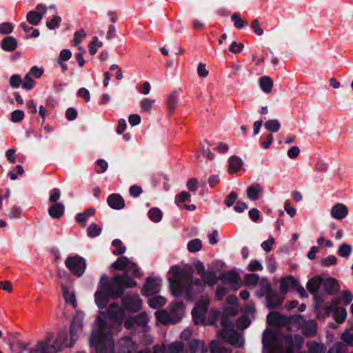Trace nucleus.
<instances>
[{"label":"nucleus","instance_id":"nucleus-10","mask_svg":"<svg viewBox=\"0 0 353 353\" xmlns=\"http://www.w3.org/2000/svg\"><path fill=\"white\" fill-rule=\"evenodd\" d=\"M323 286V279L320 276H316L310 279L307 283V289L314 295L315 297V311L317 317L321 316V307L324 299L318 294L321 287Z\"/></svg>","mask_w":353,"mask_h":353},{"label":"nucleus","instance_id":"nucleus-19","mask_svg":"<svg viewBox=\"0 0 353 353\" xmlns=\"http://www.w3.org/2000/svg\"><path fill=\"white\" fill-rule=\"evenodd\" d=\"M208 348L204 343L199 340H192L188 343V348L184 349L183 353H207Z\"/></svg>","mask_w":353,"mask_h":353},{"label":"nucleus","instance_id":"nucleus-15","mask_svg":"<svg viewBox=\"0 0 353 353\" xmlns=\"http://www.w3.org/2000/svg\"><path fill=\"white\" fill-rule=\"evenodd\" d=\"M46 12V6L43 4H38L36 11L31 10L26 15L27 21L32 26H37L41 21L43 16Z\"/></svg>","mask_w":353,"mask_h":353},{"label":"nucleus","instance_id":"nucleus-34","mask_svg":"<svg viewBox=\"0 0 353 353\" xmlns=\"http://www.w3.org/2000/svg\"><path fill=\"white\" fill-rule=\"evenodd\" d=\"M167 302L165 298L162 296H156L149 299L148 301V305L153 309H158L163 306Z\"/></svg>","mask_w":353,"mask_h":353},{"label":"nucleus","instance_id":"nucleus-36","mask_svg":"<svg viewBox=\"0 0 353 353\" xmlns=\"http://www.w3.org/2000/svg\"><path fill=\"white\" fill-rule=\"evenodd\" d=\"M308 353H325V346L322 343L310 342L307 344Z\"/></svg>","mask_w":353,"mask_h":353},{"label":"nucleus","instance_id":"nucleus-54","mask_svg":"<svg viewBox=\"0 0 353 353\" xmlns=\"http://www.w3.org/2000/svg\"><path fill=\"white\" fill-rule=\"evenodd\" d=\"M232 20L234 21V26L239 28L242 29L247 24L246 21L239 17L237 13H234L231 16Z\"/></svg>","mask_w":353,"mask_h":353},{"label":"nucleus","instance_id":"nucleus-21","mask_svg":"<svg viewBox=\"0 0 353 353\" xmlns=\"http://www.w3.org/2000/svg\"><path fill=\"white\" fill-rule=\"evenodd\" d=\"M161 351L162 353H183L184 352L183 343L175 341L168 344H163Z\"/></svg>","mask_w":353,"mask_h":353},{"label":"nucleus","instance_id":"nucleus-18","mask_svg":"<svg viewBox=\"0 0 353 353\" xmlns=\"http://www.w3.org/2000/svg\"><path fill=\"white\" fill-rule=\"evenodd\" d=\"M348 214L347 207L341 203L333 205L330 210L332 217L336 220H341L345 218Z\"/></svg>","mask_w":353,"mask_h":353},{"label":"nucleus","instance_id":"nucleus-25","mask_svg":"<svg viewBox=\"0 0 353 353\" xmlns=\"http://www.w3.org/2000/svg\"><path fill=\"white\" fill-rule=\"evenodd\" d=\"M65 206L61 203H53L48 208V214L55 219H60L64 214Z\"/></svg>","mask_w":353,"mask_h":353},{"label":"nucleus","instance_id":"nucleus-45","mask_svg":"<svg viewBox=\"0 0 353 353\" xmlns=\"http://www.w3.org/2000/svg\"><path fill=\"white\" fill-rule=\"evenodd\" d=\"M102 46L103 43L99 40L97 37H94L93 40L89 43V51L91 54L94 55Z\"/></svg>","mask_w":353,"mask_h":353},{"label":"nucleus","instance_id":"nucleus-31","mask_svg":"<svg viewBox=\"0 0 353 353\" xmlns=\"http://www.w3.org/2000/svg\"><path fill=\"white\" fill-rule=\"evenodd\" d=\"M17 46V40L13 37H6L2 40L1 47L5 51H14Z\"/></svg>","mask_w":353,"mask_h":353},{"label":"nucleus","instance_id":"nucleus-62","mask_svg":"<svg viewBox=\"0 0 353 353\" xmlns=\"http://www.w3.org/2000/svg\"><path fill=\"white\" fill-rule=\"evenodd\" d=\"M21 215V210L19 208H12L8 210L7 214L8 217L10 219H14L19 218Z\"/></svg>","mask_w":353,"mask_h":353},{"label":"nucleus","instance_id":"nucleus-17","mask_svg":"<svg viewBox=\"0 0 353 353\" xmlns=\"http://www.w3.org/2000/svg\"><path fill=\"white\" fill-rule=\"evenodd\" d=\"M305 319L301 315H296L287 317L285 327L291 331H296L300 328L302 329Z\"/></svg>","mask_w":353,"mask_h":353},{"label":"nucleus","instance_id":"nucleus-43","mask_svg":"<svg viewBox=\"0 0 353 353\" xmlns=\"http://www.w3.org/2000/svg\"><path fill=\"white\" fill-rule=\"evenodd\" d=\"M101 233V228L97 225L95 223L90 224L87 229L88 236L90 238L98 236Z\"/></svg>","mask_w":353,"mask_h":353},{"label":"nucleus","instance_id":"nucleus-22","mask_svg":"<svg viewBox=\"0 0 353 353\" xmlns=\"http://www.w3.org/2000/svg\"><path fill=\"white\" fill-rule=\"evenodd\" d=\"M108 205L114 210L123 209L125 206V201L122 196L118 194H110L107 199Z\"/></svg>","mask_w":353,"mask_h":353},{"label":"nucleus","instance_id":"nucleus-26","mask_svg":"<svg viewBox=\"0 0 353 353\" xmlns=\"http://www.w3.org/2000/svg\"><path fill=\"white\" fill-rule=\"evenodd\" d=\"M150 317L146 312H142L136 316V323L141 327L144 332H148L150 327L148 325Z\"/></svg>","mask_w":353,"mask_h":353},{"label":"nucleus","instance_id":"nucleus-53","mask_svg":"<svg viewBox=\"0 0 353 353\" xmlns=\"http://www.w3.org/2000/svg\"><path fill=\"white\" fill-rule=\"evenodd\" d=\"M61 196V190L59 188H53L49 193V201L53 203H58V200Z\"/></svg>","mask_w":353,"mask_h":353},{"label":"nucleus","instance_id":"nucleus-59","mask_svg":"<svg viewBox=\"0 0 353 353\" xmlns=\"http://www.w3.org/2000/svg\"><path fill=\"white\" fill-rule=\"evenodd\" d=\"M342 341L348 345H353V333L345 330L341 335Z\"/></svg>","mask_w":353,"mask_h":353},{"label":"nucleus","instance_id":"nucleus-13","mask_svg":"<svg viewBox=\"0 0 353 353\" xmlns=\"http://www.w3.org/2000/svg\"><path fill=\"white\" fill-rule=\"evenodd\" d=\"M162 285V279L160 277L148 278L142 289V294L149 296L158 293Z\"/></svg>","mask_w":353,"mask_h":353},{"label":"nucleus","instance_id":"nucleus-50","mask_svg":"<svg viewBox=\"0 0 353 353\" xmlns=\"http://www.w3.org/2000/svg\"><path fill=\"white\" fill-rule=\"evenodd\" d=\"M259 282V277L256 274H248L245 278V284L249 286H254Z\"/></svg>","mask_w":353,"mask_h":353},{"label":"nucleus","instance_id":"nucleus-24","mask_svg":"<svg viewBox=\"0 0 353 353\" xmlns=\"http://www.w3.org/2000/svg\"><path fill=\"white\" fill-rule=\"evenodd\" d=\"M263 189L261 185H252L247 190V196L252 201L261 199L263 196Z\"/></svg>","mask_w":353,"mask_h":353},{"label":"nucleus","instance_id":"nucleus-58","mask_svg":"<svg viewBox=\"0 0 353 353\" xmlns=\"http://www.w3.org/2000/svg\"><path fill=\"white\" fill-rule=\"evenodd\" d=\"M13 25L9 22H4L0 24V33L1 34H8L13 30Z\"/></svg>","mask_w":353,"mask_h":353},{"label":"nucleus","instance_id":"nucleus-16","mask_svg":"<svg viewBox=\"0 0 353 353\" xmlns=\"http://www.w3.org/2000/svg\"><path fill=\"white\" fill-rule=\"evenodd\" d=\"M119 353H141L137 351V345L129 337H125L119 342Z\"/></svg>","mask_w":353,"mask_h":353},{"label":"nucleus","instance_id":"nucleus-1","mask_svg":"<svg viewBox=\"0 0 353 353\" xmlns=\"http://www.w3.org/2000/svg\"><path fill=\"white\" fill-rule=\"evenodd\" d=\"M112 267L124 270L123 274L116 275L111 281H109L106 274L102 275L99 283L98 290L94 294V302L97 306L101 309L106 307L110 299H117L123 292V288H133L137 285V282L130 278L129 274L134 277H139L141 273L134 263L126 256L119 257Z\"/></svg>","mask_w":353,"mask_h":353},{"label":"nucleus","instance_id":"nucleus-46","mask_svg":"<svg viewBox=\"0 0 353 353\" xmlns=\"http://www.w3.org/2000/svg\"><path fill=\"white\" fill-rule=\"evenodd\" d=\"M201 278L205 284L210 285L214 284L216 280L215 274L208 271H203L201 274Z\"/></svg>","mask_w":353,"mask_h":353},{"label":"nucleus","instance_id":"nucleus-38","mask_svg":"<svg viewBox=\"0 0 353 353\" xmlns=\"http://www.w3.org/2000/svg\"><path fill=\"white\" fill-rule=\"evenodd\" d=\"M259 84L261 90L268 93L272 90L273 81L269 77L265 76L261 78Z\"/></svg>","mask_w":353,"mask_h":353},{"label":"nucleus","instance_id":"nucleus-37","mask_svg":"<svg viewBox=\"0 0 353 353\" xmlns=\"http://www.w3.org/2000/svg\"><path fill=\"white\" fill-rule=\"evenodd\" d=\"M190 199L191 195L189 192H181L176 196L174 201L176 205L181 208L183 206V203L187 201H190Z\"/></svg>","mask_w":353,"mask_h":353},{"label":"nucleus","instance_id":"nucleus-30","mask_svg":"<svg viewBox=\"0 0 353 353\" xmlns=\"http://www.w3.org/2000/svg\"><path fill=\"white\" fill-rule=\"evenodd\" d=\"M96 212V210L93 208H90L87 209L83 212H80L76 214L75 216V220L77 222L79 223H83L85 224L88 219L94 216V214Z\"/></svg>","mask_w":353,"mask_h":353},{"label":"nucleus","instance_id":"nucleus-5","mask_svg":"<svg viewBox=\"0 0 353 353\" xmlns=\"http://www.w3.org/2000/svg\"><path fill=\"white\" fill-rule=\"evenodd\" d=\"M263 345L264 353H294L303 345V339L299 335L282 337L275 331L263 332Z\"/></svg>","mask_w":353,"mask_h":353},{"label":"nucleus","instance_id":"nucleus-64","mask_svg":"<svg viewBox=\"0 0 353 353\" xmlns=\"http://www.w3.org/2000/svg\"><path fill=\"white\" fill-rule=\"evenodd\" d=\"M251 27L258 36H262L263 34V30L261 28L259 20H254L252 23Z\"/></svg>","mask_w":353,"mask_h":353},{"label":"nucleus","instance_id":"nucleus-11","mask_svg":"<svg viewBox=\"0 0 353 353\" xmlns=\"http://www.w3.org/2000/svg\"><path fill=\"white\" fill-rule=\"evenodd\" d=\"M65 263V266L78 276H82L86 268L85 260L79 256L68 257Z\"/></svg>","mask_w":353,"mask_h":353},{"label":"nucleus","instance_id":"nucleus-14","mask_svg":"<svg viewBox=\"0 0 353 353\" xmlns=\"http://www.w3.org/2000/svg\"><path fill=\"white\" fill-rule=\"evenodd\" d=\"M142 301L139 294H128L123 299V305L129 312H136L142 307Z\"/></svg>","mask_w":353,"mask_h":353},{"label":"nucleus","instance_id":"nucleus-27","mask_svg":"<svg viewBox=\"0 0 353 353\" xmlns=\"http://www.w3.org/2000/svg\"><path fill=\"white\" fill-rule=\"evenodd\" d=\"M243 165V160L236 156H232L229 159V172L234 174L239 172Z\"/></svg>","mask_w":353,"mask_h":353},{"label":"nucleus","instance_id":"nucleus-29","mask_svg":"<svg viewBox=\"0 0 353 353\" xmlns=\"http://www.w3.org/2000/svg\"><path fill=\"white\" fill-rule=\"evenodd\" d=\"M179 103V94L176 92H172L168 94L167 97V105L168 109V113L172 114Z\"/></svg>","mask_w":353,"mask_h":353},{"label":"nucleus","instance_id":"nucleus-3","mask_svg":"<svg viewBox=\"0 0 353 353\" xmlns=\"http://www.w3.org/2000/svg\"><path fill=\"white\" fill-rule=\"evenodd\" d=\"M85 316L84 312L77 311L72 319L70 328V340L68 339L65 330L61 331L56 339L54 345H50L53 336L49 335L45 341H40L33 349L37 353H56L65 347L73 345L79 334L82 332L83 319Z\"/></svg>","mask_w":353,"mask_h":353},{"label":"nucleus","instance_id":"nucleus-32","mask_svg":"<svg viewBox=\"0 0 353 353\" xmlns=\"http://www.w3.org/2000/svg\"><path fill=\"white\" fill-rule=\"evenodd\" d=\"M323 287L328 294L336 293L339 290L337 281L333 278L323 279Z\"/></svg>","mask_w":353,"mask_h":353},{"label":"nucleus","instance_id":"nucleus-39","mask_svg":"<svg viewBox=\"0 0 353 353\" xmlns=\"http://www.w3.org/2000/svg\"><path fill=\"white\" fill-rule=\"evenodd\" d=\"M210 353H230L228 348L218 341H212L210 345Z\"/></svg>","mask_w":353,"mask_h":353},{"label":"nucleus","instance_id":"nucleus-52","mask_svg":"<svg viewBox=\"0 0 353 353\" xmlns=\"http://www.w3.org/2000/svg\"><path fill=\"white\" fill-rule=\"evenodd\" d=\"M61 21L62 19L60 16L55 15L50 21L46 23V26L49 30H54L59 27Z\"/></svg>","mask_w":353,"mask_h":353},{"label":"nucleus","instance_id":"nucleus-7","mask_svg":"<svg viewBox=\"0 0 353 353\" xmlns=\"http://www.w3.org/2000/svg\"><path fill=\"white\" fill-rule=\"evenodd\" d=\"M185 306L182 303H175L170 305L169 310H161L154 314L156 324H175L179 323L184 315Z\"/></svg>","mask_w":353,"mask_h":353},{"label":"nucleus","instance_id":"nucleus-56","mask_svg":"<svg viewBox=\"0 0 353 353\" xmlns=\"http://www.w3.org/2000/svg\"><path fill=\"white\" fill-rule=\"evenodd\" d=\"M250 321L249 317L244 315L236 321V327L240 330H243L249 326Z\"/></svg>","mask_w":353,"mask_h":353},{"label":"nucleus","instance_id":"nucleus-8","mask_svg":"<svg viewBox=\"0 0 353 353\" xmlns=\"http://www.w3.org/2000/svg\"><path fill=\"white\" fill-rule=\"evenodd\" d=\"M259 287L260 289L258 292V296L260 297H266L267 306L268 308H274L281 303L282 299H281L279 294L276 291L271 289L267 279H262L259 283Z\"/></svg>","mask_w":353,"mask_h":353},{"label":"nucleus","instance_id":"nucleus-12","mask_svg":"<svg viewBox=\"0 0 353 353\" xmlns=\"http://www.w3.org/2000/svg\"><path fill=\"white\" fill-rule=\"evenodd\" d=\"M339 301H334L330 306L326 307L323 312L321 310V316L319 318L324 319L330 313H334V318L339 323H341L347 317V312L343 307H337Z\"/></svg>","mask_w":353,"mask_h":353},{"label":"nucleus","instance_id":"nucleus-47","mask_svg":"<svg viewBox=\"0 0 353 353\" xmlns=\"http://www.w3.org/2000/svg\"><path fill=\"white\" fill-rule=\"evenodd\" d=\"M32 78L28 73L26 74L22 80V88L23 89L30 90L34 87L35 81Z\"/></svg>","mask_w":353,"mask_h":353},{"label":"nucleus","instance_id":"nucleus-41","mask_svg":"<svg viewBox=\"0 0 353 353\" xmlns=\"http://www.w3.org/2000/svg\"><path fill=\"white\" fill-rule=\"evenodd\" d=\"M265 128L271 132H276L281 128V124L277 119H271L264 124Z\"/></svg>","mask_w":353,"mask_h":353},{"label":"nucleus","instance_id":"nucleus-33","mask_svg":"<svg viewBox=\"0 0 353 353\" xmlns=\"http://www.w3.org/2000/svg\"><path fill=\"white\" fill-rule=\"evenodd\" d=\"M303 334L305 336L314 334L316 332V325L314 320L305 321L302 327Z\"/></svg>","mask_w":353,"mask_h":353},{"label":"nucleus","instance_id":"nucleus-6","mask_svg":"<svg viewBox=\"0 0 353 353\" xmlns=\"http://www.w3.org/2000/svg\"><path fill=\"white\" fill-rule=\"evenodd\" d=\"M210 299L207 296L199 300L192 310L193 320L196 324L212 325L219 316V312L215 309L208 310Z\"/></svg>","mask_w":353,"mask_h":353},{"label":"nucleus","instance_id":"nucleus-35","mask_svg":"<svg viewBox=\"0 0 353 353\" xmlns=\"http://www.w3.org/2000/svg\"><path fill=\"white\" fill-rule=\"evenodd\" d=\"M222 280L224 283H229L232 285H235L238 283L239 278L236 273L230 272L224 273L222 275Z\"/></svg>","mask_w":353,"mask_h":353},{"label":"nucleus","instance_id":"nucleus-57","mask_svg":"<svg viewBox=\"0 0 353 353\" xmlns=\"http://www.w3.org/2000/svg\"><path fill=\"white\" fill-rule=\"evenodd\" d=\"M44 72V70L42 68H39L36 65L32 67L28 72L32 77L35 79L40 78Z\"/></svg>","mask_w":353,"mask_h":353},{"label":"nucleus","instance_id":"nucleus-23","mask_svg":"<svg viewBox=\"0 0 353 353\" xmlns=\"http://www.w3.org/2000/svg\"><path fill=\"white\" fill-rule=\"evenodd\" d=\"M298 288V281L293 276H288L281 281L280 289L282 294H285L290 288Z\"/></svg>","mask_w":353,"mask_h":353},{"label":"nucleus","instance_id":"nucleus-28","mask_svg":"<svg viewBox=\"0 0 353 353\" xmlns=\"http://www.w3.org/2000/svg\"><path fill=\"white\" fill-rule=\"evenodd\" d=\"M62 290L65 302L71 304L74 308H76L77 307V303L74 290L65 286H63Z\"/></svg>","mask_w":353,"mask_h":353},{"label":"nucleus","instance_id":"nucleus-4","mask_svg":"<svg viewBox=\"0 0 353 353\" xmlns=\"http://www.w3.org/2000/svg\"><path fill=\"white\" fill-rule=\"evenodd\" d=\"M168 281L171 294L175 297L184 296L190 299L203 289V283L199 279L189 275L179 265L170 268Z\"/></svg>","mask_w":353,"mask_h":353},{"label":"nucleus","instance_id":"nucleus-9","mask_svg":"<svg viewBox=\"0 0 353 353\" xmlns=\"http://www.w3.org/2000/svg\"><path fill=\"white\" fill-rule=\"evenodd\" d=\"M221 324L223 329L220 332L221 337L228 343L236 347H241L244 344V339L242 336L236 332L233 329H230L231 322L226 319H222Z\"/></svg>","mask_w":353,"mask_h":353},{"label":"nucleus","instance_id":"nucleus-55","mask_svg":"<svg viewBox=\"0 0 353 353\" xmlns=\"http://www.w3.org/2000/svg\"><path fill=\"white\" fill-rule=\"evenodd\" d=\"M9 83L12 88H18L20 85L22 86V79L19 74H13L10 77Z\"/></svg>","mask_w":353,"mask_h":353},{"label":"nucleus","instance_id":"nucleus-42","mask_svg":"<svg viewBox=\"0 0 353 353\" xmlns=\"http://www.w3.org/2000/svg\"><path fill=\"white\" fill-rule=\"evenodd\" d=\"M148 216L151 221L158 223L161 221L163 214L160 209L154 208L149 210Z\"/></svg>","mask_w":353,"mask_h":353},{"label":"nucleus","instance_id":"nucleus-60","mask_svg":"<svg viewBox=\"0 0 353 353\" xmlns=\"http://www.w3.org/2000/svg\"><path fill=\"white\" fill-rule=\"evenodd\" d=\"M345 345L341 343H337L329 349L327 353H345Z\"/></svg>","mask_w":353,"mask_h":353},{"label":"nucleus","instance_id":"nucleus-40","mask_svg":"<svg viewBox=\"0 0 353 353\" xmlns=\"http://www.w3.org/2000/svg\"><path fill=\"white\" fill-rule=\"evenodd\" d=\"M156 103V100L154 99L144 98L141 101V108L142 110L147 112H150L152 110L153 106Z\"/></svg>","mask_w":353,"mask_h":353},{"label":"nucleus","instance_id":"nucleus-49","mask_svg":"<svg viewBox=\"0 0 353 353\" xmlns=\"http://www.w3.org/2000/svg\"><path fill=\"white\" fill-rule=\"evenodd\" d=\"M112 245L116 248L114 250L112 251V253L114 255L122 254L126 250V248L125 246H122V242L119 239H114L112 241Z\"/></svg>","mask_w":353,"mask_h":353},{"label":"nucleus","instance_id":"nucleus-44","mask_svg":"<svg viewBox=\"0 0 353 353\" xmlns=\"http://www.w3.org/2000/svg\"><path fill=\"white\" fill-rule=\"evenodd\" d=\"M188 250L190 252H196L201 250V241L199 239H194L188 243Z\"/></svg>","mask_w":353,"mask_h":353},{"label":"nucleus","instance_id":"nucleus-48","mask_svg":"<svg viewBox=\"0 0 353 353\" xmlns=\"http://www.w3.org/2000/svg\"><path fill=\"white\" fill-rule=\"evenodd\" d=\"M352 253V247L351 245L343 243L341 244L338 250L339 255L342 258L348 257Z\"/></svg>","mask_w":353,"mask_h":353},{"label":"nucleus","instance_id":"nucleus-63","mask_svg":"<svg viewBox=\"0 0 353 353\" xmlns=\"http://www.w3.org/2000/svg\"><path fill=\"white\" fill-rule=\"evenodd\" d=\"M274 239L270 237L267 241H263L261 246L265 252L271 251L272 245L274 244Z\"/></svg>","mask_w":353,"mask_h":353},{"label":"nucleus","instance_id":"nucleus-61","mask_svg":"<svg viewBox=\"0 0 353 353\" xmlns=\"http://www.w3.org/2000/svg\"><path fill=\"white\" fill-rule=\"evenodd\" d=\"M85 32L83 30H81L74 33L73 43L74 46H78L82 41V40L85 37Z\"/></svg>","mask_w":353,"mask_h":353},{"label":"nucleus","instance_id":"nucleus-20","mask_svg":"<svg viewBox=\"0 0 353 353\" xmlns=\"http://www.w3.org/2000/svg\"><path fill=\"white\" fill-rule=\"evenodd\" d=\"M287 316H285L277 312H271L268 315L267 321L270 325L272 326H285Z\"/></svg>","mask_w":353,"mask_h":353},{"label":"nucleus","instance_id":"nucleus-51","mask_svg":"<svg viewBox=\"0 0 353 353\" xmlns=\"http://www.w3.org/2000/svg\"><path fill=\"white\" fill-rule=\"evenodd\" d=\"M24 116L23 111L15 110L10 114V121L12 123H19L23 119Z\"/></svg>","mask_w":353,"mask_h":353},{"label":"nucleus","instance_id":"nucleus-2","mask_svg":"<svg viewBox=\"0 0 353 353\" xmlns=\"http://www.w3.org/2000/svg\"><path fill=\"white\" fill-rule=\"evenodd\" d=\"M123 310L115 303L110 305L107 314L99 312L90 338V345L97 353H114L112 337L120 332Z\"/></svg>","mask_w":353,"mask_h":353}]
</instances>
